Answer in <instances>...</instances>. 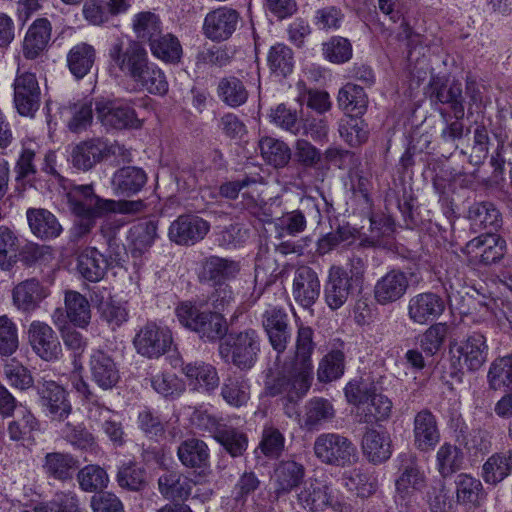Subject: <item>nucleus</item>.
Masks as SVG:
<instances>
[{
  "label": "nucleus",
  "mask_w": 512,
  "mask_h": 512,
  "mask_svg": "<svg viewBox=\"0 0 512 512\" xmlns=\"http://www.w3.org/2000/svg\"><path fill=\"white\" fill-rule=\"evenodd\" d=\"M146 182L147 175L143 169L127 166L113 174L111 186L116 195L131 196L138 193Z\"/></svg>",
  "instance_id": "f704fd0d"
},
{
  "label": "nucleus",
  "mask_w": 512,
  "mask_h": 512,
  "mask_svg": "<svg viewBox=\"0 0 512 512\" xmlns=\"http://www.w3.org/2000/svg\"><path fill=\"white\" fill-rule=\"evenodd\" d=\"M45 297V290L36 279L23 281L13 289V302L24 312L35 310Z\"/></svg>",
  "instance_id": "ea45409f"
},
{
  "label": "nucleus",
  "mask_w": 512,
  "mask_h": 512,
  "mask_svg": "<svg viewBox=\"0 0 512 512\" xmlns=\"http://www.w3.org/2000/svg\"><path fill=\"white\" fill-rule=\"evenodd\" d=\"M67 204L75 221L71 230L72 238L78 241L88 235L96 220L107 214L110 199L98 196L91 184L74 185L66 193Z\"/></svg>",
  "instance_id": "f03ea898"
},
{
  "label": "nucleus",
  "mask_w": 512,
  "mask_h": 512,
  "mask_svg": "<svg viewBox=\"0 0 512 512\" xmlns=\"http://www.w3.org/2000/svg\"><path fill=\"white\" fill-rule=\"evenodd\" d=\"M88 367L91 380L102 390H111L120 381V370L111 354L102 349H93Z\"/></svg>",
  "instance_id": "2eb2a0df"
},
{
  "label": "nucleus",
  "mask_w": 512,
  "mask_h": 512,
  "mask_svg": "<svg viewBox=\"0 0 512 512\" xmlns=\"http://www.w3.org/2000/svg\"><path fill=\"white\" fill-rule=\"evenodd\" d=\"M108 268L105 256L95 247H86L77 255L76 270L89 282L102 280Z\"/></svg>",
  "instance_id": "473e14b6"
},
{
  "label": "nucleus",
  "mask_w": 512,
  "mask_h": 512,
  "mask_svg": "<svg viewBox=\"0 0 512 512\" xmlns=\"http://www.w3.org/2000/svg\"><path fill=\"white\" fill-rule=\"evenodd\" d=\"M36 391L42 412L51 421L64 422L72 413L67 391L55 381H38Z\"/></svg>",
  "instance_id": "1a4fd4ad"
},
{
  "label": "nucleus",
  "mask_w": 512,
  "mask_h": 512,
  "mask_svg": "<svg viewBox=\"0 0 512 512\" xmlns=\"http://www.w3.org/2000/svg\"><path fill=\"white\" fill-rule=\"evenodd\" d=\"M448 333L447 323H434L418 336V344L426 355L433 356L442 348Z\"/></svg>",
  "instance_id": "052dcab7"
},
{
  "label": "nucleus",
  "mask_w": 512,
  "mask_h": 512,
  "mask_svg": "<svg viewBox=\"0 0 512 512\" xmlns=\"http://www.w3.org/2000/svg\"><path fill=\"white\" fill-rule=\"evenodd\" d=\"M436 461L440 475L448 477L461 468L463 452L456 445L444 443L437 451Z\"/></svg>",
  "instance_id": "e2e57ef3"
},
{
  "label": "nucleus",
  "mask_w": 512,
  "mask_h": 512,
  "mask_svg": "<svg viewBox=\"0 0 512 512\" xmlns=\"http://www.w3.org/2000/svg\"><path fill=\"white\" fill-rule=\"evenodd\" d=\"M362 450L371 463H383L392 454L390 436L373 428L367 429L362 437Z\"/></svg>",
  "instance_id": "72a5a7b5"
},
{
  "label": "nucleus",
  "mask_w": 512,
  "mask_h": 512,
  "mask_svg": "<svg viewBox=\"0 0 512 512\" xmlns=\"http://www.w3.org/2000/svg\"><path fill=\"white\" fill-rule=\"evenodd\" d=\"M95 61V49L87 43L72 47L67 55L70 72L78 79L89 73Z\"/></svg>",
  "instance_id": "09e8293b"
},
{
  "label": "nucleus",
  "mask_w": 512,
  "mask_h": 512,
  "mask_svg": "<svg viewBox=\"0 0 512 512\" xmlns=\"http://www.w3.org/2000/svg\"><path fill=\"white\" fill-rule=\"evenodd\" d=\"M141 90H146L150 94L164 95L168 91V82L164 72L149 60L132 80Z\"/></svg>",
  "instance_id": "79ce46f5"
},
{
  "label": "nucleus",
  "mask_w": 512,
  "mask_h": 512,
  "mask_svg": "<svg viewBox=\"0 0 512 512\" xmlns=\"http://www.w3.org/2000/svg\"><path fill=\"white\" fill-rule=\"evenodd\" d=\"M267 63L272 74L286 77L292 73L294 67L292 49L281 43L273 45L268 52Z\"/></svg>",
  "instance_id": "5fc2aeb1"
},
{
  "label": "nucleus",
  "mask_w": 512,
  "mask_h": 512,
  "mask_svg": "<svg viewBox=\"0 0 512 512\" xmlns=\"http://www.w3.org/2000/svg\"><path fill=\"white\" fill-rule=\"evenodd\" d=\"M307 217L320 219L318 205L312 197H304L300 201V208L284 213L275 220V229L279 237L297 236L307 226Z\"/></svg>",
  "instance_id": "f8f14e48"
},
{
  "label": "nucleus",
  "mask_w": 512,
  "mask_h": 512,
  "mask_svg": "<svg viewBox=\"0 0 512 512\" xmlns=\"http://www.w3.org/2000/svg\"><path fill=\"white\" fill-rule=\"evenodd\" d=\"M149 380L155 392L165 398H177L185 391V384L174 373L157 372L151 374Z\"/></svg>",
  "instance_id": "0e129e2a"
},
{
  "label": "nucleus",
  "mask_w": 512,
  "mask_h": 512,
  "mask_svg": "<svg viewBox=\"0 0 512 512\" xmlns=\"http://www.w3.org/2000/svg\"><path fill=\"white\" fill-rule=\"evenodd\" d=\"M260 337L253 329L230 333L219 346V354L225 362H231L241 370L251 369L260 352Z\"/></svg>",
  "instance_id": "20e7f679"
},
{
  "label": "nucleus",
  "mask_w": 512,
  "mask_h": 512,
  "mask_svg": "<svg viewBox=\"0 0 512 512\" xmlns=\"http://www.w3.org/2000/svg\"><path fill=\"white\" fill-rule=\"evenodd\" d=\"M314 347L313 330L308 326H300L294 356L278 368L276 377L267 384L269 395H282L289 402H297L307 394L313 380L311 355Z\"/></svg>",
  "instance_id": "f257e3e1"
},
{
  "label": "nucleus",
  "mask_w": 512,
  "mask_h": 512,
  "mask_svg": "<svg viewBox=\"0 0 512 512\" xmlns=\"http://www.w3.org/2000/svg\"><path fill=\"white\" fill-rule=\"evenodd\" d=\"M51 37V24L46 18L34 21L23 42V55L27 59L37 58L47 47Z\"/></svg>",
  "instance_id": "c9c22d12"
},
{
  "label": "nucleus",
  "mask_w": 512,
  "mask_h": 512,
  "mask_svg": "<svg viewBox=\"0 0 512 512\" xmlns=\"http://www.w3.org/2000/svg\"><path fill=\"white\" fill-rule=\"evenodd\" d=\"M487 381L493 390L512 386V354L498 357L491 363Z\"/></svg>",
  "instance_id": "680f3d73"
},
{
  "label": "nucleus",
  "mask_w": 512,
  "mask_h": 512,
  "mask_svg": "<svg viewBox=\"0 0 512 512\" xmlns=\"http://www.w3.org/2000/svg\"><path fill=\"white\" fill-rule=\"evenodd\" d=\"M173 343L168 327L148 322L136 333L133 344L138 354L147 358H159L169 351Z\"/></svg>",
  "instance_id": "9d476101"
},
{
  "label": "nucleus",
  "mask_w": 512,
  "mask_h": 512,
  "mask_svg": "<svg viewBox=\"0 0 512 512\" xmlns=\"http://www.w3.org/2000/svg\"><path fill=\"white\" fill-rule=\"evenodd\" d=\"M288 315L283 308L272 306L262 315V325L272 348L283 353L291 339Z\"/></svg>",
  "instance_id": "6ab92c4d"
},
{
  "label": "nucleus",
  "mask_w": 512,
  "mask_h": 512,
  "mask_svg": "<svg viewBox=\"0 0 512 512\" xmlns=\"http://www.w3.org/2000/svg\"><path fill=\"white\" fill-rule=\"evenodd\" d=\"M345 370V354L339 349L331 350L319 363L317 377L320 382L339 379Z\"/></svg>",
  "instance_id": "13d9d810"
},
{
  "label": "nucleus",
  "mask_w": 512,
  "mask_h": 512,
  "mask_svg": "<svg viewBox=\"0 0 512 512\" xmlns=\"http://www.w3.org/2000/svg\"><path fill=\"white\" fill-rule=\"evenodd\" d=\"M109 56L112 64L131 80L149 59L141 42L135 40L129 41L126 46L122 42L113 44L109 50Z\"/></svg>",
  "instance_id": "9b49d317"
},
{
  "label": "nucleus",
  "mask_w": 512,
  "mask_h": 512,
  "mask_svg": "<svg viewBox=\"0 0 512 512\" xmlns=\"http://www.w3.org/2000/svg\"><path fill=\"white\" fill-rule=\"evenodd\" d=\"M108 145L97 138L80 142L75 145L70 153V159L74 167L87 171L99 163L108 153Z\"/></svg>",
  "instance_id": "cd10ccee"
},
{
  "label": "nucleus",
  "mask_w": 512,
  "mask_h": 512,
  "mask_svg": "<svg viewBox=\"0 0 512 512\" xmlns=\"http://www.w3.org/2000/svg\"><path fill=\"white\" fill-rule=\"evenodd\" d=\"M344 391L348 402L356 405L360 423L373 424L391 416L392 401L378 393L373 383L349 382Z\"/></svg>",
  "instance_id": "7ed1b4c3"
},
{
  "label": "nucleus",
  "mask_w": 512,
  "mask_h": 512,
  "mask_svg": "<svg viewBox=\"0 0 512 512\" xmlns=\"http://www.w3.org/2000/svg\"><path fill=\"white\" fill-rule=\"evenodd\" d=\"M116 481L118 485L129 491H141L145 488L146 470L135 462L129 461L119 467Z\"/></svg>",
  "instance_id": "4d7b16f0"
},
{
  "label": "nucleus",
  "mask_w": 512,
  "mask_h": 512,
  "mask_svg": "<svg viewBox=\"0 0 512 512\" xmlns=\"http://www.w3.org/2000/svg\"><path fill=\"white\" fill-rule=\"evenodd\" d=\"M320 280L317 272L306 265L292 271V296L303 308L312 307L320 295Z\"/></svg>",
  "instance_id": "f3484780"
},
{
  "label": "nucleus",
  "mask_w": 512,
  "mask_h": 512,
  "mask_svg": "<svg viewBox=\"0 0 512 512\" xmlns=\"http://www.w3.org/2000/svg\"><path fill=\"white\" fill-rule=\"evenodd\" d=\"M468 219L475 229H486L492 233L502 225V216L491 202L474 203L468 210Z\"/></svg>",
  "instance_id": "a19ab883"
},
{
  "label": "nucleus",
  "mask_w": 512,
  "mask_h": 512,
  "mask_svg": "<svg viewBox=\"0 0 512 512\" xmlns=\"http://www.w3.org/2000/svg\"><path fill=\"white\" fill-rule=\"evenodd\" d=\"M215 440L220 443L232 457L243 455L248 447L247 436L237 428L226 424L224 427L220 428Z\"/></svg>",
  "instance_id": "338daca9"
},
{
  "label": "nucleus",
  "mask_w": 512,
  "mask_h": 512,
  "mask_svg": "<svg viewBox=\"0 0 512 512\" xmlns=\"http://www.w3.org/2000/svg\"><path fill=\"white\" fill-rule=\"evenodd\" d=\"M506 242L495 233L481 234L466 243L463 252L471 255L483 265L498 262L505 253Z\"/></svg>",
  "instance_id": "412c9836"
},
{
  "label": "nucleus",
  "mask_w": 512,
  "mask_h": 512,
  "mask_svg": "<svg viewBox=\"0 0 512 512\" xmlns=\"http://www.w3.org/2000/svg\"><path fill=\"white\" fill-rule=\"evenodd\" d=\"M149 46L152 54L165 62H177L182 54L180 42L172 34L161 33Z\"/></svg>",
  "instance_id": "774afa93"
},
{
  "label": "nucleus",
  "mask_w": 512,
  "mask_h": 512,
  "mask_svg": "<svg viewBox=\"0 0 512 512\" xmlns=\"http://www.w3.org/2000/svg\"><path fill=\"white\" fill-rule=\"evenodd\" d=\"M13 104L19 115L34 118L41 104V89L34 73L18 68L13 82Z\"/></svg>",
  "instance_id": "6e6552de"
},
{
  "label": "nucleus",
  "mask_w": 512,
  "mask_h": 512,
  "mask_svg": "<svg viewBox=\"0 0 512 512\" xmlns=\"http://www.w3.org/2000/svg\"><path fill=\"white\" fill-rule=\"evenodd\" d=\"M182 372L187 377L189 385L197 391L213 392L219 386V376L216 368L203 361L186 363Z\"/></svg>",
  "instance_id": "c756f323"
},
{
  "label": "nucleus",
  "mask_w": 512,
  "mask_h": 512,
  "mask_svg": "<svg viewBox=\"0 0 512 512\" xmlns=\"http://www.w3.org/2000/svg\"><path fill=\"white\" fill-rule=\"evenodd\" d=\"M217 95L227 106L237 108L247 102L249 92L240 78L230 75L219 80Z\"/></svg>",
  "instance_id": "37998d69"
},
{
  "label": "nucleus",
  "mask_w": 512,
  "mask_h": 512,
  "mask_svg": "<svg viewBox=\"0 0 512 512\" xmlns=\"http://www.w3.org/2000/svg\"><path fill=\"white\" fill-rule=\"evenodd\" d=\"M462 368L474 372L479 370L488 359L487 339L481 332H472L456 348Z\"/></svg>",
  "instance_id": "5701e85b"
},
{
  "label": "nucleus",
  "mask_w": 512,
  "mask_h": 512,
  "mask_svg": "<svg viewBox=\"0 0 512 512\" xmlns=\"http://www.w3.org/2000/svg\"><path fill=\"white\" fill-rule=\"evenodd\" d=\"M342 482L349 491L362 498L369 497L376 491L375 480L362 468L345 471Z\"/></svg>",
  "instance_id": "6e6d98bb"
},
{
  "label": "nucleus",
  "mask_w": 512,
  "mask_h": 512,
  "mask_svg": "<svg viewBox=\"0 0 512 512\" xmlns=\"http://www.w3.org/2000/svg\"><path fill=\"white\" fill-rule=\"evenodd\" d=\"M414 445L420 451L432 450L440 440V432L435 415L421 410L414 418Z\"/></svg>",
  "instance_id": "a878e982"
},
{
  "label": "nucleus",
  "mask_w": 512,
  "mask_h": 512,
  "mask_svg": "<svg viewBox=\"0 0 512 512\" xmlns=\"http://www.w3.org/2000/svg\"><path fill=\"white\" fill-rule=\"evenodd\" d=\"M79 467V461L70 453L49 452L42 460L41 469L49 478L65 482L73 478L74 472Z\"/></svg>",
  "instance_id": "bb28decb"
},
{
  "label": "nucleus",
  "mask_w": 512,
  "mask_h": 512,
  "mask_svg": "<svg viewBox=\"0 0 512 512\" xmlns=\"http://www.w3.org/2000/svg\"><path fill=\"white\" fill-rule=\"evenodd\" d=\"M512 473V451L495 453L482 467V477L487 484L497 485Z\"/></svg>",
  "instance_id": "a18cd8bd"
},
{
  "label": "nucleus",
  "mask_w": 512,
  "mask_h": 512,
  "mask_svg": "<svg viewBox=\"0 0 512 512\" xmlns=\"http://www.w3.org/2000/svg\"><path fill=\"white\" fill-rule=\"evenodd\" d=\"M445 310L443 298L433 292H422L412 296L407 305L409 319L419 325L438 319Z\"/></svg>",
  "instance_id": "a211bd4d"
},
{
  "label": "nucleus",
  "mask_w": 512,
  "mask_h": 512,
  "mask_svg": "<svg viewBox=\"0 0 512 512\" xmlns=\"http://www.w3.org/2000/svg\"><path fill=\"white\" fill-rule=\"evenodd\" d=\"M409 286V275L400 269H392L376 281L373 296L381 306L393 304L405 296Z\"/></svg>",
  "instance_id": "dca6fc26"
},
{
  "label": "nucleus",
  "mask_w": 512,
  "mask_h": 512,
  "mask_svg": "<svg viewBox=\"0 0 512 512\" xmlns=\"http://www.w3.org/2000/svg\"><path fill=\"white\" fill-rule=\"evenodd\" d=\"M21 247L19 237L14 231L0 226V268L9 271L18 261Z\"/></svg>",
  "instance_id": "864d4df0"
},
{
  "label": "nucleus",
  "mask_w": 512,
  "mask_h": 512,
  "mask_svg": "<svg viewBox=\"0 0 512 512\" xmlns=\"http://www.w3.org/2000/svg\"><path fill=\"white\" fill-rule=\"evenodd\" d=\"M337 101L344 112L356 117L365 113L368 103L364 89L353 83H347L339 90Z\"/></svg>",
  "instance_id": "de8ad7c7"
},
{
  "label": "nucleus",
  "mask_w": 512,
  "mask_h": 512,
  "mask_svg": "<svg viewBox=\"0 0 512 512\" xmlns=\"http://www.w3.org/2000/svg\"><path fill=\"white\" fill-rule=\"evenodd\" d=\"M195 482L180 471H167L158 478V490L167 500H187Z\"/></svg>",
  "instance_id": "c85d7f7f"
},
{
  "label": "nucleus",
  "mask_w": 512,
  "mask_h": 512,
  "mask_svg": "<svg viewBox=\"0 0 512 512\" xmlns=\"http://www.w3.org/2000/svg\"><path fill=\"white\" fill-rule=\"evenodd\" d=\"M239 20V13L232 8L220 7L210 11L204 19V35L213 41L227 40L235 32Z\"/></svg>",
  "instance_id": "aec40b11"
},
{
  "label": "nucleus",
  "mask_w": 512,
  "mask_h": 512,
  "mask_svg": "<svg viewBox=\"0 0 512 512\" xmlns=\"http://www.w3.org/2000/svg\"><path fill=\"white\" fill-rule=\"evenodd\" d=\"M400 461V475L395 481V499L408 504L417 499V494L426 486V475L414 454L403 453Z\"/></svg>",
  "instance_id": "0eeeda50"
},
{
  "label": "nucleus",
  "mask_w": 512,
  "mask_h": 512,
  "mask_svg": "<svg viewBox=\"0 0 512 512\" xmlns=\"http://www.w3.org/2000/svg\"><path fill=\"white\" fill-rule=\"evenodd\" d=\"M14 181L17 190L33 187L38 179L36 150L23 145L13 166Z\"/></svg>",
  "instance_id": "7c9ffc66"
},
{
  "label": "nucleus",
  "mask_w": 512,
  "mask_h": 512,
  "mask_svg": "<svg viewBox=\"0 0 512 512\" xmlns=\"http://www.w3.org/2000/svg\"><path fill=\"white\" fill-rule=\"evenodd\" d=\"M210 224L194 214H183L177 217L169 226V239L182 246H192L207 235Z\"/></svg>",
  "instance_id": "ddd939ff"
},
{
  "label": "nucleus",
  "mask_w": 512,
  "mask_h": 512,
  "mask_svg": "<svg viewBox=\"0 0 512 512\" xmlns=\"http://www.w3.org/2000/svg\"><path fill=\"white\" fill-rule=\"evenodd\" d=\"M315 457L323 464L350 465L356 458L357 449L352 441L339 433H322L313 444Z\"/></svg>",
  "instance_id": "39448f33"
},
{
  "label": "nucleus",
  "mask_w": 512,
  "mask_h": 512,
  "mask_svg": "<svg viewBox=\"0 0 512 512\" xmlns=\"http://www.w3.org/2000/svg\"><path fill=\"white\" fill-rule=\"evenodd\" d=\"M258 147L265 162L274 168L285 167L291 159V149L282 140L265 136L259 140Z\"/></svg>",
  "instance_id": "49530a36"
},
{
  "label": "nucleus",
  "mask_w": 512,
  "mask_h": 512,
  "mask_svg": "<svg viewBox=\"0 0 512 512\" xmlns=\"http://www.w3.org/2000/svg\"><path fill=\"white\" fill-rule=\"evenodd\" d=\"M335 416V410L330 401L324 398H312L305 406L304 424L308 430L319 428Z\"/></svg>",
  "instance_id": "603ef678"
},
{
  "label": "nucleus",
  "mask_w": 512,
  "mask_h": 512,
  "mask_svg": "<svg viewBox=\"0 0 512 512\" xmlns=\"http://www.w3.org/2000/svg\"><path fill=\"white\" fill-rule=\"evenodd\" d=\"M221 397L230 406L239 408L250 399V385L242 375H229L221 386Z\"/></svg>",
  "instance_id": "c03bdc74"
},
{
  "label": "nucleus",
  "mask_w": 512,
  "mask_h": 512,
  "mask_svg": "<svg viewBox=\"0 0 512 512\" xmlns=\"http://www.w3.org/2000/svg\"><path fill=\"white\" fill-rule=\"evenodd\" d=\"M240 269V263L235 260L210 256L203 262L200 278L219 285L234 279Z\"/></svg>",
  "instance_id": "2f4dec72"
},
{
  "label": "nucleus",
  "mask_w": 512,
  "mask_h": 512,
  "mask_svg": "<svg viewBox=\"0 0 512 512\" xmlns=\"http://www.w3.org/2000/svg\"><path fill=\"white\" fill-rule=\"evenodd\" d=\"M430 99L434 103L448 105L457 120L464 117L461 83L453 81L450 84H445L440 78H433L430 82Z\"/></svg>",
  "instance_id": "b1692460"
},
{
  "label": "nucleus",
  "mask_w": 512,
  "mask_h": 512,
  "mask_svg": "<svg viewBox=\"0 0 512 512\" xmlns=\"http://www.w3.org/2000/svg\"><path fill=\"white\" fill-rule=\"evenodd\" d=\"M77 481L83 491L96 492L108 486L109 476L102 467L90 464L78 471Z\"/></svg>",
  "instance_id": "69168bd1"
},
{
  "label": "nucleus",
  "mask_w": 512,
  "mask_h": 512,
  "mask_svg": "<svg viewBox=\"0 0 512 512\" xmlns=\"http://www.w3.org/2000/svg\"><path fill=\"white\" fill-rule=\"evenodd\" d=\"M358 288L347 278V271L342 266H332L324 286V298L332 310L341 308Z\"/></svg>",
  "instance_id": "4be33fe9"
},
{
  "label": "nucleus",
  "mask_w": 512,
  "mask_h": 512,
  "mask_svg": "<svg viewBox=\"0 0 512 512\" xmlns=\"http://www.w3.org/2000/svg\"><path fill=\"white\" fill-rule=\"evenodd\" d=\"M227 331L226 319L219 312L210 310L193 332L204 341L214 342L226 336Z\"/></svg>",
  "instance_id": "bf43d9fd"
},
{
  "label": "nucleus",
  "mask_w": 512,
  "mask_h": 512,
  "mask_svg": "<svg viewBox=\"0 0 512 512\" xmlns=\"http://www.w3.org/2000/svg\"><path fill=\"white\" fill-rule=\"evenodd\" d=\"M132 100L125 99H101L95 103L97 119L107 128L138 129L142 121L138 118Z\"/></svg>",
  "instance_id": "423d86ee"
},
{
  "label": "nucleus",
  "mask_w": 512,
  "mask_h": 512,
  "mask_svg": "<svg viewBox=\"0 0 512 512\" xmlns=\"http://www.w3.org/2000/svg\"><path fill=\"white\" fill-rule=\"evenodd\" d=\"M28 341L33 351L45 361H54L62 355L61 343L50 325L32 321L28 328Z\"/></svg>",
  "instance_id": "4468645a"
},
{
  "label": "nucleus",
  "mask_w": 512,
  "mask_h": 512,
  "mask_svg": "<svg viewBox=\"0 0 512 512\" xmlns=\"http://www.w3.org/2000/svg\"><path fill=\"white\" fill-rule=\"evenodd\" d=\"M334 498L331 487L318 479H309L297 495L299 504L310 511L323 510L328 506L337 510L338 503L333 501Z\"/></svg>",
  "instance_id": "393cba45"
},
{
  "label": "nucleus",
  "mask_w": 512,
  "mask_h": 512,
  "mask_svg": "<svg viewBox=\"0 0 512 512\" xmlns=\"http://www.w3.org/2000/svg\"><path fill=\"white\" fill-rule=\"evenodd\" d=\"M133 31L141 42L149 45L162 33V23L158 15L150 11L139 12L132 20Z\"/></svg>",
  "instance_id": "3c124183"
},
{
  "label": "nucleus",
  "mask_w": 512,
  "mask_h": 512,
  "mask_svg": "<svg viewBox=\"0 0 512 512\" xmlns=\"http://www.w3.org/2000/svg\"><path fill=\"white\" fill-rule=\"evenodd\" d=\"M65 307L67 317L70 321L80 327L85 328L91 320V308L88 299L77 291H67L65 293Z\"/></svg>",
  "instance_id": "8fccbe9b"
},
{
  "label": "nucleus",
  "mask_w": 512,
  "mask_h": 512,
  "mask_svg": "<svg viewBox=\"0 0 512 512\" xmlns=\"http://www.w3.org/2000/svg\"><path fill=\"white\" fill-rule=\"evenodd\" d=\"M304 475L305 468L302 464L294 460L280 462L275 469L276 495L279 497L290 493L300 485Z\"/></svg>",
  "instance_id": "58836bf2"
},
{
  "label": "nucleus",
  "mask_w": 512,
  "mask_h": 512,
  "mask_svg": "<svg viewBox=\"0 0 512 512\" xmlns=\"http://www.w3.org/2000/svg\"><path fill=\"white\" fill-rule=\"evenodd\" d=\"M26 217L32 233L41 239L56 238L62 232L55 215L46 209L29 208Z\"/></svg>",
  "instance_id": "e433bc0d"
},
{
  "label": "nucleus",
  "mask_w": 512,
  "mask_h": 512,
  "mask_svg": "<svg viewBox=\"0 0 512 512\" xmlns=\"http://www.w3.org/2000/svg\"><path fill=\"white\" fill-rule=\"evenodd\" d=\"M177 457L183 466L191 469H201L209 465L210 453L207 444L203 440L189 438L178 446Z\"/></svg>",
  "instance_id": "4c0bfd02"
}]
</instances>
